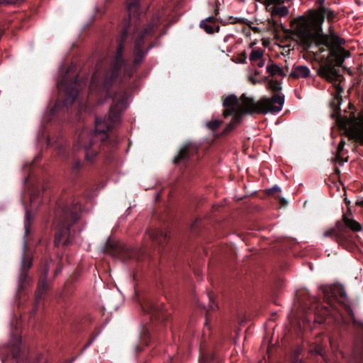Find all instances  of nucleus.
Segmentation results:
<instances>
[{"label":"nucleus","instance_id":"f257e3e1","mask_svg":"<svg viewBox=\"0 0 363 363\" xmlns=\"http://www.w3.org/2000/svg\"><path fill=\"white\" fill-rule=\"evenodd\" d=\"M325 17L331 21L335 13L330 9L320 6L311 16L298 18L294 28V35L298 43L304 48H308L313 45L328 48L330 56L335 60L336 65L341 67L350 54L341 47L345 43L343 38L334 33L323 34L322 23Z\"/></svg>","mask_w":363,"mask_h":363},{"label":"nucleus","instance_id":"f03ea898","mask_svg":"<svg viewBox=\"0 0 363 363\" xmlns=\"http://www.w3.org/2000/svg\"><path fill=\"white\" fill-rule=\"evenodd\" d=\"M284 103V97L279 94H274L270 99L262 98L257 102L245 94L240 99L235 95H230L223 102L225 108L223 114L226 117L235 113V116L225 127L224 133L230 131L240 122L242 114L277 113L282 109Z\"/></svg>","mask_w":363,"mask_h":363},{"label":"nucleus","instance_id":"7ed1b4c3","mask_svg":"<svg viewBox=\"0 0 363 363\" xmlns=\"http://www.w3.org/2000/svg\"><path fill=\"white\" fill-rule=\"evenodd\" d=\"M128 101L125 96L122 94H116L113 99V104L110 109L108 119H96L95 130L91 135L83 133L79 139L77 143L83 146L86 152V160L90 162L94 160L97 155V149L93 147L96 139L104 140L107 137V132L113 128V125L120 121L121 113L127 108Z\"/></svg>","mask_w":363,"mask_h":363},{"label":"nucleus","instance_id":"20e7f679","mask_svg":"<svg viewBox=\"0 0 363 363\" xmlns=\"http://www.w3.org/2000/svg\"><path fill=\"white\" fill-rule=\"evenodd\" d=\"M350 228L354 232L362 230V225L354 220L351 215L344 214L342 220H337L335 226L325 229L323 233V238H329L335 240L339 245H348L352 240L351 234L346 230Z\"/></svg>","mask_w":363,"mask_h":363},{"label":"nucleus","instance_id":"39448f33","mask_svg":"<svg viewBox=\"0 0 363 363\" xmlns=\"http://www.w3.org/2000/svg\"><path fill=\"white\" fill-rule=\"evenodd\" d=\"M77 209H79V207H75V211L65 212L63 219L57 227L55 240L56 245L59 246L69 243V240H71V225L79 218V214L77 212Z\"/></svg>","mask_w":363,"mask_h":363},{"label":"nucleus","instance_id":"423d86ee","mask_svg":"<svg viewBox=\"0 0 363 363\" xmlns=\"http://www.w3.org/2000/svg\"><path fill=\"white\" fill-rule=\"evenodd\" d=\"M337 123L351 138L363 144V116L359 118L340 117Z\"/></svg>","mask_w":363,"mask_h":363},{"label":"nucleus","instance_id":"0eeeda50","mask_svg":"<svg viewBox=\"0 0 363 363\" xmlns=\"http://www.w3.org/2000/svg\"><path fill=\"white\" fill-rule=\"evenodd\" d=\"M30 213L28 211L26 212V219L24 222V228H25V234H24V240H23V252L21 257V264L20 269V280L24 281L26 278L27 272L32 266L33 258L30 254H28L26 251L27 247V240L26 238L30 233Z\"/></svg>","mask_w":363,"mask_h":363},{"label":"nucleus","instance_id":"6e6552de","mask_svg":"<svg viewBox=\"0 0 363 363\" xmlns=\"http://www.w3.org/2000/svg\"><path fill=\"white\" fill-rule=\"evenodd\" d=\"M320 74L333 84L335 91V100L337 101V103L340 104L341 100L340 94L343 91L341 85L343 77L338 74L334 67H322L320 70Z\"/></svg>","mask_w":363,"mask_h":363},{"label":"nucleus","instance_id":"1a4fd4ad","mask_svg":"<svg viewBox=\"0 0 363 363\" xmlns=\"http://www.w3.org/2000/svg\"><path fill=\"white\" fill-rule=\"evenodd\" d=\"M78 83L76 81L68 84L65 77H64L62 82L57 83L59 91L60 92L63 91L65 94V104L68 105L74 103L78 94Z\"/></svg>","mask_w":363,"mask_h":363},{"label":"nucleus","instance_id":"9d476101","mask_svg":"<svg viewBox=\"0 0 363 363\" xmlns=\"http://www.w3.org/2000/svg\"><path fill=\"white\" fill-rule=\"evenodd\" d=\"M154 28V24L148 25L138 34L135 45V62L136 64L140 63L146 54V52H143L140 48L143 39L146 35H150L153 31Z\"/></svg>","mask_w":363,"mask_h":363},{"label":"nucleus","instance_id":"9b49d317","mask_svg":"<svg viewBox=\"0 0 363 363\" xmlns=\"http://www.w3.org/2000/svg\"><path fill=\"white\" fill-rule=\"evenodd\" d=\"M122 53H123V46L121 44L118 49L117 52L115 56L114 62L111 70V77L110 78H107L105 82V84L108 85L110 84L111 81L116 78L118 74V70L123 65V60H122Z\"/></svg>","mask_w":363,"mask_h":363},{"label":"nucleus","instance_id":"f8f14e48","mask_svg":"<svg viewBox=\"0 0 363 363\" xmlns=\"http://www.w3.org/2000/svg\"><path fill=\"white\" fill-rule=\"evenodd\" d=\"M310 69L305 65L294 67L291 72V76L294 78H306L310 75Z\"/></svg>","mask_w":363,"mask_h":363},{"label":"nucleus","instance_id":"ddd939ff","mask_svg":"<svg viewBox=\"0 0 363 363\" xmlns=\"http://www.w3.org/2000/svg\"><path fill=\"white\" fill-rule=\"evenodd\" d=\"M215 18L208 17L206 19L202 21L200 26L208 34L214 33Z\"/></svg>","mask_w":363,"mask_h":363},{"label":"nucleus","instance_id":"4468645a","mask_svg":"<svg viewBox=\"0 0 363 363\" xmlns=\"http://www.w3.org/2000/svg\"><path fill=\"white\" fill-rule=\"evenodd\" d=\"M127 9L131 17L137 16L139 9V0H128Z\"/></svg>","mask_w":363,"mask_h":363},{"label":"nucleus","instance_id":"2eb2a0df","mask_svg":"<svg viewBox=\"0 0 363 363\" xmlns=\"http://www.w3.org/2000/svg\"><path fill=\"white\" fill-rule=\"evenodd\" d=\"M188 148L189 145H185L181 147L178 155L174 159V163H179L189 157Z\"/></svg>","mask_w":363,"mask_h":363},{"label":"nucleus","instance_id":"dca6fc26","mask_svg":"<svg viewBox=\"0 0 363 363\" xmlns=\"http://www.w3.org/2000/svg\"><path fill=\"white\" fill-rule=\"evenodd\" d=\"M48 274V269H45L44 272V276L42 277L38 283L37 298H40L42 296L43 292L47 287L46 277Z\"/></svg>","mask_w":363,"mask_h":363},{"label":"nucleus","instance_id":"f3484780","mask_svg":"<svg viewBox=\"0 0 363 363\" xmlns=\"http://www.w3.org/2000/svg\"><path fill=\"white\" fill-rule=\"evenodd\" d=\"M264 55V52H263V50H261V49H257V50H253L250 56H249V59L251 62V63L252 64V65H255V63L257 62V61L258 60H260V58H262Z\"/></svg>","mask_w":363,"mask_h":363},{"label":"nucleus","instance_id":"a211bd4d","mask_svg":"<svg viewBox=\"0 0 363 363\" xmlns=\"http://www.w3.org/2000/svg\"><path fill=\"white\" fill-rule=\"evenodd\" d=\"M267 71L272 75H282V69L277 65L271 64L267 66Z\"/></svg>","mask_w":363,"mask_h":363},{"label":"nucleus","instance_id":"6ab92c4d","mask_svg":"<svg viewBox=\"0 0 363 363\" xmlns=\"http://www.w3.org/2000/svg\"><path fill=\"white\" fill-rule=\"evenodd\" d=\"M289 10L285 6H274L272 10V15H279L280 16H285L288 14Z\"/></svg>","mask_w":363,"mask_h":363},{"label":"nucleus","instance_id":"aec40b11","mask_svg":"<svg viewBox=\"0 0 363 363\" xmlns=\"http://www.w3.org/2000/svg\"><path fill=\"white\" fill-rule=\"evenodd\" d=\"M150 236L152 239L155 240L158 243L162 244V239L165 238L166 234L162 231L157 230L155 232L150 233Z\"/></svg>","mask_w":363,"mask_h":363},{"label":"nucleus","instance_id":"412c9836","mask_svg":"<svg viewBox=\"0 0 363 363\" xmlns=\"http://www.w3.org/2000/svg\"><path fill=\"white\" fill-rule=\"evenodd\" d=\"M222 121L218 119H213L206 122V126L211 130H216L221 125Z\"/></svg>","mask_w":363,"mask_h":363},{"label":"nucleus","instance_id":"4be33fe9","mask_svg":"<svg viewBox=\"0 0 363 363\" xmlns=\"http://www.w3.org/2000/svg\"><path fill=\"white\" fill-rule=\"evenodd\" d=\"M268 86L273 91H277L281 89V84L277 80H270L268 83Z\"/></svg>","mask_w":363,"mask_h":363},{"label":"nucleus","instance_id":"5701e85b","mask_svg":"<svg viewBox=\"0 0 363 363\" xmlns=\"http://www.w3.org/2000/svg\"><path fill=\"white\" fill-rule=\"evenodd\" d=\"M315 344H316V346H315V348L314 350V352L316 354H318L323 356L324 355V354H323V345L321 343H320L318 340L315 342Z\"/></svg>","mask_w":363,"mask_h":363},{"label":"nucleus","instance_id":"b1692460","mask_svg":"<svg viewBox=\"0 0 363 363\" xmlns=\"http://www.w3.org/2000/svg\"><path fill=\"white\" fill-rule=\"evenodd\" d=\"M19 1L20 0H0V4H17Z\"/></svg>","mask_w":363,"mask_h":363},{"label":"nucleus","instance_id":"393cba45","mask_svg":"<svg viewBox=\"0 0 363 363\" xmlns=\"http://www.w3.org/2000/svg\"><path fill=\"white\" fill-rule=\"evenodd\" d=\"M345 141L343 140H341V141L340 142L339 145H338V149H337V159L338 160L339 157H340V152L341 150L343 149L344 146H345Z\"/></svg>","mask_w":363,"mask_h":363},{"label":"nucleus","instance_id":"a878e982","mask_svg":"<svg viewBox=\"0 0 363 363\" xmlns=\"http://www.w3.org/2000/svg\"><path fill=\"white\" fill-rule=\"evenodd\" d=\"M264 65H265V61L262 57V58H260V60H258L257 61L255 66H257L259 67H263L264 66Z\"/></svg>","mask_w":363,"mask_h":363},{"label":"nucleus","instance_id":"bb28decb","mask_svg":"<svg viewBox=\"0 0 363 363\" xmlns=\"http://www.w3.org/2000/svg\"><path fill=\"white\" fill-rule=\"evenodd\" d=\"M208 298H209V306H208V308L211 310H214L217 307V306L213 303V298H212V297L211 296H208Z\"/></svg>","mask_w":363,"mask_h":363},{"label":"nucleus","instance_id":"cd10ccee","mask_svg":"<svg viewBox=\"0 0 363 363\" xmlns=\"http://www.w3.org/2000/svg\"><path fill=\"white\" fill-rule=\"evenodd\" d=\"M333 293H335V292H336V291H337H337H338V292H340L341 294H342V295H343L344 296H345V292L344 291L343 289H342V288H341V287L336 286V287H335V288H333Z\"/></svg>","mask_w":363,"mask_h":363},{"label":"nucleus","instance_id":"c85d7f7f","mask_svg":"<svg viewBox=\"0 0 363 363\" xmlns=\"http://www.w3.org/2000/svg\"><path fill=\"white\" fill-rule=\"evenodd\" d=\"M96 75H94L93 78H92V82H91V86H90V89L91 91H93L94 89H95V87L96 86Z\"/></svg>","mask_w":363,"mask_h":363},{"label":"nucleus","instance_id":"c756f323","mask_svg":"<svg viewBox=\"0 0 363 363\" xmlns=\"http://www.w3.org/2000/svg\"><path fill=\"white\" fill-rule=\"evenodd\" d=\"M249 80L252 82L254 84L259 82L260 81L259 79H257L255 77H254L253 76H250L249 77Z\"/></svg>","mask_w":363,"mask_h":363},{"label":"nucleus","instance_id":"7c9ffc66","mask_svg":"<svg viewBox=\"0 0 363 363\" xmlns=\"http://www.w3.org/2000/svg\"><path fill=\"white\" fill-rule=\"evenodd\" d=\"M281 189L278 186H274L270 189V191H280Z\"/></svg>","mask_w":363,"mask_h":363},{"label":"nucleus","instance_id":"2f4dec72","mask_svg":"<svg viewBox=\"0 0 363 363\" xmlns=\"http://www.w3.org/2000/svg\"><path fill=\"white\" fill-rule=\"evenodd\" d=\"M206 361H207V357L203 356L202 359L200 360V363H203Z\"/></svg>","mask_w":363,"mask_h":363},{"label":"nucleus","instance_id":"473e14b6","mask_svg":"<svg viewBox=\"0 0 363 363\" xmlns=\"http://www.w3.org/2000/svg\"><path fill=\"white\" fill-rule=\"evenodd\" d=\"M19 342H20V340H19V338H18V337H17V338H16V345H18V344L19 343ZM15 347H16V350H18V345H16Z\"/></svg>","mask_w":363,"mask_h":363},{"label":"nucleus","instance_id":"72a5a7b5","mask_svg":"<svg viewBox=\"0 0 363 363\" xmlns=\"http://www.w3.org/2000/svg\"><path fill=\"white\" fill-rule=\"evenodd\" d=\"M34 202H35V199L34 197H31L30 198V203H31V205L33 206L34 205Z\"/></svg>","mask_w":363,"mask_h":363},{"label":"nucleus","instance_id":"f704fd0d","mask_svg":"<svg viewBox=\"0 0 363 363\" xmlns=\"http://www.w3.org/2000/svg\"><path fill=\"white\" fill-rule=\"evenodd\" d=\"M79 164H80V162H75V164H74V168H77V167L79 166Z\"/></svg>","mask_w":363,"mask_h":363},{"label":"nucleus","instance_id":"c9c22d12","mask_svg":"<svg viewBox=\"0 0 363 363\" xmlns=\"http://www.w3.org/2000/svg\"><path fill=\"white\" fill-rule=\"evenodd\" d=\"M325 0H318V2L320 5H323Z\"/></svg>","mask_w":363,"mask_h":363},{"label":"nucleus","instance_id":"e433bc0d","mask_svg":"<svg viewBox=\"0 0 363 363\" xmlns=\"http://www.w3.org/2000/svg\"><path fill=\"white\" fill-rule=\"evenodd\" d=\"M13 356L14 357H18V354H17V352H13Z\"/></svg>","mask_w":363,"mask_h":363},{"label":"nucleus","instance_id":"4c0bfd02","mask_svg":"<svg viewBox=\"0 0 363 363\" xmlns=\"http://www.w3.org/2000/svg\"><path fill=\"white\" fill-rule=\"evenodd\" d=\"M127 33H128V31H127V30H125L124 31V33H123V35H127Z\"/></svg>","mask_w":363,"mask_h":363},{"label":"nucleus","instance_id":"58836bf2","mask_svg":"<svg viewBox=\"0 0 363 363\" xmlns=\"http://www.w3.org/2000/svg\"><path fill=\"white\" fill-rule=\"evenodd\" d=\"M205 326H206V327H207V326H208V323H207V321H206V323H205Z\"/></svg>","mask_w":363,"mask_h":363},{"label":"nucleus","instance_id":"ea45409f","mask_svg":"<svg viewBox=\"0 0 363 363\" xmlns=\"http://www.w3.org/2000/svg\"><path fill=\"white\" fill-rule=\"evenodd\" d=\"M330 341V344L332 345V342L330 340H328Z\"/></svg>","mask_w":363,"mask_h":363},{"label":"nucleus","instance_id":"a19ab883","mask_svg":"<svg viewBox=\"0 0 363 363\" xmlns=\"http://www.w3.org/2000/svg\"><path fill=\"white\" fill-rule=\"evenodd\" d=\"M294 363H301V362H299L298 361H296V362H294Z\"/></svg>","mask_w":363,"mask_h":363}]
</instances>
